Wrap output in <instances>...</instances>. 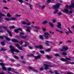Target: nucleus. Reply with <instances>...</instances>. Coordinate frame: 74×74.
Instances as JSON below:
<instances>
[{"instance_id":"1","label":"nucleus","mask_w":74,"mask_h":74,"mask_svg":"<svg viewBox=\"0 0 74 74\" xmlns=\"http://www.w3.org/2000/svg\"><path fill=\"white\" fill-rule=\"evenodd\" d=\"M60 5V3H57V4L54 5L53 6V8H54V9H56L55 11L53 12L54 14H56V13L58 12V9Z\"/></svg>"},{"instance_id":"2","label":"nucleus","mask_w":74,"mask_h":74,"mask_svg":"<svg viewBox=\"0 0 74 74\" xmlns=\"http://www.w3.org/2000/svg\"><path fill=\"white\" fill-rule=\"evenodd\" d=\"M10 48H12L11 49V52L12 53V54H14V52H17L18 53H19V51L18 50H15L14 48H13L12 46L10 45L9 46Z\"/></svg>"},{"instance_id":"3","label":"nucleus","mask_w":74,"mask_h":74,"mask_svg":"<svg viewBox=\"0 0 74 74\" xmlns=\"http://www.w3.org/2000/svg\"><path fill=\"white\" fill-rule=\"evenodd\" d=\"M25 34L21 32L20 33V37L21 38H24L25 39H28V37L27 36H23Z\"/></svg>"},{"instance_id":"4","label":"nucleus","mask_w":74,"mask_h":74,"mask_svg":"<svg viewBox=\"0 0 74 74\" xmlns=\"http://www.w3.org/2000/svg\"><path fill=\"white\" fill-rule=\"evenodd\" d=\"M28 56H33V57H35V59H40V57L41 56V55H40L39 56H34L33 54H31L30 55H28Z\"/></svg>"},{"instance_id":"5","label":"nucleus","mask_w":74,"mask_h":74,"mask_svg":"<svg viewBox=\"0 0 74 74\" xmlns=\"http://www.w3.org/2000/svg\"><path fill=\"white\" fill-rule=\"evenodd\" d=\"M66 7L68 8H70L71 10L72 9V8H73L74 9V3H72L71 5H70L69 6H68V5H66Z\"/></svg>"},{"instance_id":"6","label":"nucleus","mask_w":74,"mask_h":74,"mask_svg":"<svg viewBox=\"0 0 74 74\" xmlns=\"http://www.w3.org/2000/svg\"><path fill=\"white\" fill-rule=\"evenodd\" d=\"M16 18L12 17L10 18V19H9L8 18H6L5 19V21H10L11 20H12V21H15V20H16Z\"/></svg>"},{"instance_id":"7","label":"nucleus","mask_w":74,"mask_h":74,"mask_svg":"<svg viewBox=\"0 0 74 74\" xmlns=\"http://www.w3.org/2000/svg\"><path fill=\"white\" fill-rule=\"evenodd\" d=\"M4 38H5V39H6L8 41H10L11 39L10 38H8V37L6 36H0V38H1V39H3Z\"/></svg>"},{"instance_id":"8","label":"nucleus","mask_w":74,"mask_h":74,"mask_svg":"<svg viewBox=\"0 0 74 74\" xmlns=\"http://www.w3.org/2000/svg\"><path fill=\"white\" fill-rule=\"evenodd\" d=\"M43 66L45 67L44 68L45 70L48 69L49 67H52V66L51 65H48L46 64H44Z\"/></svg>"},{"instance_id":"9","label":"nucleus","mask_w":74,"mask_h":74,"mask_svg":"<svg viewBox=\"0 0 74 74\" xmlns=\"http://www.w3.org/2000/svg\"><path fill=\"white\" fill-rule=\"evenodd\" d=\"M65 12L66 14H70L73 13V11H70L69 12V10L67 9H65Z\"/></svg>"},{"instance_id":"10","label":"nucleus","mask_w":74,"mask_h":74,"mask_svg":"<svg viewBox=\"0 0 74 74\" xmlns=\"http://www.w3.org/2000/svg\"><path fill=\"white\" fill-rule=\"evenodd\" d=\"M44 37H46V38H48V36H49V35H50V34H49L47 32L45 33H44Z\"/></svg>"},{"instance_id":"11","label":"nucleus","mask_w":74,"mask_h":74,"mask_svg":"<svg viewBox=\"0 0 74 74\" xmlns=\"http://www.w3.org/2000/svg\"><path fill=\"white\" fill-rule=\"evenodd\" d=\"M0 64L1 66H2V69L4 70H6V68L5 67L4 64L3 63H0Z\"/></svg>"},{"instance_id":"12","label":"nucleus","mask_w":74,"mask_h":74,"mask_svg":"<svg viewBox=\"0 0 74 74\" xmlns=\"http://www.w3.org/2000/svg\"><path fill=\"white\" fill-rule=\"evenodd\" d=\"M57 24H58V25H57V27H58V28H60V30H62V28L61 27V26H62L61 23H58Z\"/></svg>"},{"instance_id":"13","label":"nucleus","mask_w":74,"mask_h":74,"mask_svg":"<svg viewBox=\"0 0 74 74\" xmlns=\"http://www.w3.org/2000/svg\"><path fill=\"white\" fill-rule=\"evenodd\" d=\"M35 48H40V49H42L43 47L42 45H40L39 46H36L35 47Z\"/></svg>"},{"instance_id":"14","label":"nucleus","mask_w":74,"mask_h":74,"mask_svg":"<svg viewBox=\"0 0 74 74\" xmlns=\"http://www.w3.org/2000/svg\"><path fill=\"white\" fill-rule=\"evenodd\" d=\"M16 46L17 47L18 49L20 50H21V51H23L22 49L21 48V47H20V45H19L18 44H16Z\"/></svg>"},{"instance_id":"15","label":"nucleus","mask_w":74,"mask_h":74,"mask_svg":"<svg viewBox=\"0 0 74 74\" xmlns=\"http://www.w3.org/2000/svg\"><path fill=\"white\" fill-rule=\"evenodd\" d=\"M29 69H32V71H34V72H36V73H37V71L35 69H33V68L31 67H29Z\"/></svg>"},{"instance_id":"16","label":"nucleus","mask_w":74,"mask_h":74,"mask_svg":"<svg viewBox=\"0 0 74 74\" xmlns=\"http://www.w3.org/2000/svg\"><path fill=\"white\" fill-rule=\"evenodd\" d=\"M2 28L6 30H7V28L6 27H0V29H2Z\"/></svg>"},{"instance_id":"17","label":"nucleus","mask_w":74,"mask_h":74,"mask_svg":"<svg viewBox=\"0 0 74 74\" xmlns=\"http://www.w3.org/2000/svg\"><path fill=\"white\" fill-rule=\"evenodd\" d=\"M5 15H4L3 14H1V13L0 14V22L1 21V16H4Z\"/></svg>"},{"instance_id":"18","label":"nucleus","mask_w":74,"mask_h":74,"mask_svg":"<svg viewBox=\"0 0 74 74\" xmlns=\"http://www.w3.org/2000/svg\"><path fill=\"white\" fill-rule=\"evenodd\" d=\"M12 41H13V42H19L18 40L14 39H12Z\"/></svg>"},{"instance_id":"19","label":"nucleus","mask_w":74,"mask_h":74,"mask_svg":"<svg viewBox=\"0 0 74 74\" xmlns=\"http://www.w3.org/2000/svg\"><path fill=\"white\" fill-rule=\"evenodd\" d=\"M27 31L29 32H30V29L31 28L30 27H27Z\"/></svg>"},{"instance_id":"20","label":"nucleus","mask_w":74,"mask_h":74,"mask_svg":"<svg viewBox=\"0 0 74 74\" xmlns=\"http://www.w3.org/2000/svg\"><path fill=\"white\" fill-rule=\"evenodd\" d=\"M24 42H25V45L24 46L25 47H26V46H27V45H29V43H28V42H27L25 41H24Z\"/></svg>"},{"instance_id":"21","label":"nucleus","mask_w":74,"mask_h":74,"mask_svg":"<svg viewBox=\"0 0 74 74\" xmlns=\"http://www.w3.org/2000/svg\"><path fill=\"white\" fill-rule=\"evenodd\" d=\"M49 42H50L48 41H46V42L45 44L46 45L48 46V45H49V44L48 43H49Z\"/></svg>"},{"instance_id":"22","label":"nucleus","mask_w":74,"mask_h":74,"mask_svg":"<svg viewBox=\"0 0 74 74\" xmlns=\"http://www.w3.org/2000/svg\"><path fill=\"white\" fill-rule=\"evenodd\" d=\"M7 49H4V48H1V50L0 51H7Z\"/></svg>"},{"instance_id":"23","label":"nucleus","mask_w":74,"mask_h":74,"mask_svg":"<svg viewBox=\"0 0 74 74\" xmlns=\"http://www.w3.org/2000/svg\"><path fill=\"white\" fill-rule=\"evenodd\" d=\"M7 32H8V33L9 34V36L10 37H11V36H12V34H11V32H10V31L7 30Z\"/></svg>"},{"instance_id":"24","label":"nucleus","mask_w":74,"mask_h":74,"mask_svg":"<svg viewBox=\"0 0 74 74\" xmlns=\"http://www.w3.org/2000/svg\"><path fill=\"white\" fill-rule=\"evenodd\" d=\"M39 37L40 39H41L42 40H44V38L42 37V36L41 35H40Z\"/></svg>"},{"instance_id":"25","label":"nucleus","mask_w":74,"mask_h":74,"mask_svg":"<svg viewBox=\"0 0 74 74\" xmlns=\"http://www.w3.org/2000/svg\"><path fill=\"white\" fill-rule=\"evenodd\" d=\"M15 28V26H10L9 27V29H14Z\"/></svg>"},{"instance_id":"26","label":"nucleus","mask_w":74,"mask_h":74,"mask_svg":"<svg viewBox=\"0 0 74 74\" xmlns=\"http://www.w3.org/2000/svg\"><path fill=\"white\" fill-rule=\"evenodd\" d=\"M61 51H65V46H64L63 47L62 49L61 50Z\"/></svg>"},{"instance_id":"27","label":"nucleus","mask_w":74,"mask_h":74,"mask_svg":"<svg viewBox=\"0 0 74 74\" xmlns=\"http://www.w3.org/2000/svg\"><path fill=\"white\" fill-rule=\"evenodd\" d=\"M66 74H73V73L71 72H65Z\"/></svg>"},{"instance_id":"28","label":"nucleus","mask_w":74,"mask_h":74,"mask_svg":"<svg viewBox=\"0 0 74 74\" xmlns=\"http://www.w3.org/2000/svg\"><path fill=\"white\" fill-rule=\"evenodd\" d=\"M48 23L47 21H44L42 23V24L43 25H44L45 24H46V23Z\"/></svg>"},{"instance_id":"29","label":"nucleus","mask_w":74,"mask_h":74,"mask_svg":"<svg viewBox=\"0 0 74 74\" xmlns=\"http://www.w3.org/2000/svg\"><path fill=\"white\" fill-rule=\"evenodd\" d=\"M69 49V47L67 46H65V51H67Z\"/></svg>"},{"instance_id":"30","label":"nucleus","mask_w":74,"mask_h":74,"mask_svg":"<svg viewBox=\"0 0 74 74\" xmlns=\"http://www.w3.org/2000/svg\"><path fill=\"white\" fill-rule=\"evenodd\" d=\"M34 27L35 29H38V30L40 29V28L39 27H38V26H34Z\"/></svg>"},{"instance_id":"31","label":"nucleus","mask_w":74,"mask_h":74,"mask_svg":"<svg viewBox=\"0 0 74 74\" xmlns=\"http://www.w3.org/2000/svg\"><path fill=\"white\" fill-rule=\"evenodd\" d=\"M68 29L69 30V32L70 33H71V34H73V32H72V31H71V30H70V28H68Z\"/></svg>"},{"instance_id":"32","label":"nucleus","mask_w":74,"mask_h":74,"mask_svg":"<svg viewBox=\"0 0 74 74\" xmlns=\"http://www.w3.org/2000/svg\"><path fill=\"white\" fill-rule=\"evenodd\" d=\"M7 16L8 18H10V17L11 16V15H10V14L8 13L7 14Z\"/></svg>"},{"instance_id":"33","label":"nucleus","mask_w":74,"mask_h":74,"mask_svg":"<svg viewBox=\"0 0 74 74\" xmlns=\"http://www.w3.org/2000/svg\"><path fill=\"white\" fill-rule=\"evenodd\" d=\"M60 60H62V61H63V62L65 61V59L63 58H60Z\"/></svg>"},{"instance_id":"34","label":"nucleus","mask_w":74,"mask_h":74,"mask_svg":"<svg viewBox=\"0 0 74 74\" xmlns=\"http://www.w3.org/2000/svg\"><path fill=\"white\" fill-rule=\"evenodd\" d=\"M31 24L30 23L28 22V23H26V25L27 26H29V25H30Z\"/></svg>"},{"instance_id":"35","label":"nucleus","mask_w":74,"mask_h":74,"mask_svg":"<svg viewBox=\"0 0 74 74\" xmlns=\"http://www.w3.org/2000/svg\"><path fill=\"white\" fill-rule=\"evenodd\" d=\"M21 23H22V24H23V25H26V22H25V21H23L21 22Z\"/></svg>"},{"instance_id":"36","label":"nucleus","mask_w":74,"mask_h":74,"mask_svg":"<svg viewBox=\"0 0 74 74\" xmlns=\"http://www.w3.org/2000/svg\"><path fill=\"white\" fill-rule=\"evenodd\" d=\"M49 24L51 26V27H53L54 26L53 25V24H52V23H49Z\"/></svg>"},{"instance_id":"37","label":"nucleus","mask_w":74,"mask_h":74,"mask_svg":"<svg viewBox=\"0 0 74 74\" xmlns=\"http://www.w3.org/2000/svg\"><path fill=\"white\" fill-rule=\"evenodd\" d=\"M14 58H15V59H19V58H18V57L15 56H14Z\"/></svg>"},{"instance_id":"38","label":"nucleus","mask_w":74,"mask_h":74,"mask_svg":"<svg viewBox=\"0 0 74 74\" xmlns=\"http://www.w3.org/2000/svg\"><path fill=\"white\" fill-rule=\"evenodd\" d=\"M46 57L47 59H51V58L50 56H49L48 55L46 56Z\"/></svg>"},{"instance_id":"39","label":"nucleus","mask_w":74,"mask_h":74,"mask_svg":"<svg viewBox=\"0 0 74 74\" xmlns=\"http://www.w3.org/2000/svg\"><path fill=\"white\" fill-rule=\"evenodd\" d=\"M14 31L15 33H18V29H14Z\"/></svg>"},{"instance_id":"40","label":"nucleus","mask_w":74,"mask_h":74,"mask_svg":"<svg viewBox=\"0 0 74 74\" xmlns=\"http://www.w3.org/2000/svg\"><path fill=\"white\" fill-rule=\"evenodd\" d=\"M70 60L71 59L69 58H66V59L65 60Z\"/></svg>"},{"instance_id":"41","label":"nucleus","mask_w":74,"mask_h":74,"mask_svg":"<svg viewBox=\"0 0 74 74\" xmlns=\"http://www.w3.org/2000/svg\"><path fill=\"white\" fill-rule=\"evenodd\" d=\"M25 0V3H26V4H28V5L29 4V3H28L27 2H26V1H27V2H28V0Z\"/></svg>"},{"instance_id":"42","label":"nucleus","mask_w":74,"mask_h":74,"mask_svg":"<svg viewBox=\"0 0 74 74\" xmlns=\"http://www.w3.org/2000/svg\"><path fill=\"white\" fill-rule=\"evenodd\" d=\"M51 2V0H47V3H49Z\"/></svg>"},{"instance_id":"43","label":"nucleus","mask_w":74,"mask_h":74,"mask_svg":"<svg viewBox=\"0 0 74 74\" xmlns=\"http://www.w3.org/2000/svg\"><path fill=\"white\" fill-rule=\"evenodd\" d=\"M51 50V49H47L46 50V52H49V51Z\"/></svg>"},{"instance_id":"44","label":"nucleus","mask_w":74,"mask_h":74,"mask_svg":"<svg viewBox=\"0 0 74 74\" xmlns=\"http://www.w3.org/2000/svg\"><path fill=\"white\" fill-rule=\"evenodd\" d=\"M1 43L2 45L4 46V42H1Z\"/></svg>"},{"instance_id":"45","label":"nucleus","mask_w":74,"mask_h":74,"mask_svg":"<svg viewBox=\"0 0 74 74\" xmlns=\"http://www.w3.org/2000/svg\"><path fill=\"white\" fill-rule=\"evenodd\" d=\"M8 70L9 71H11V68H8Z\"/></svg>"},{"instance_id":"46","label":"nucleus","mask_w":74,"mask_h":74,"mask_svg":"<svg viewBox=\"0 0 74 74\" xmlns=\"http://www.w3.org/2000/svg\"><path fill=\"white\" fill-rule=\"evenodd\" d=\"M19 43L20 44H23V42L22 41H20L19 42Z\"/></svg>"},{"instance_id":"47","label":"nucleus","mask_w":74,"mask_h":74,"mask_svg":"<svg viewBox=\"0 0 74 74\" xmlns=\"http://www.w3.org/2000/svg\"><path fill=\"white\" fill-rule=\"evenodd\" d=\"M40 71H42V70H44V69L42 68H40Z\"/></svg>"},{"instance_id":"48","label":"nucleus","mask_w":74,"mask_h":74,"mask_svg":"<svg viewBox=\"0 0 74 74\" xmlns=\"http://www.w3.org/2000/svg\"><path fill=\"white\" fill-rule=\"evenodd\" d=\"M40 52L41 53H44V51H40Z\"/></svg>"},{"instance_id":"49","label":"nucleus","mask_w":74,"mask_h":74,"mask_svg":"<svg viewBox=\"0 0 74 74\" xmlns=\"http://www.w3.org/2000/svg\"><path fill=\"white\" fill-rule=\"evenodd\" d=\"M17 30H20V31H21V32H22V29L21 28H19L18 29H17Z\"/></svg>"},{"instance_id":"50","label":"nucleus","mask_w":74,"mask_h":74,"mask_svg":"<svg viewBox=\"0 0 74 74\" xmlns=\"http://www.w3.org/2000/svg\"><path fill=\"white\" fill-rule=\"evenodd\" d=\"M58 15H62V13L60 12H58Z\"/></svg>"},{"instance_id":"51","label":"nucleus","mask_w":74,"mask_h":74,"mask_svg":"<svg viewBox=\"0 0 74 74\" xmlns=\"http://www.w3.org/2000/svg\"><path fill=\"white\" fill-rule=\"evenodd\" d=\"M45 5H43L41 7L42 9H44V8H45Z\"/></svg>"},{"instance_id":"52","label":"nucleus","mask_w":74,"mask_h":74,"mask_svg":"<svg viewBox=\"0 0 74 74\" xmlns=\"http://www.w3.org/2000/svg\"><path fill=\"white\" fill-rule=\"evenodd\" d=\"M55 56H59V55L57 53L56 54H55Z\"/></svg>"},{"instance_id":"53","label":"nucleus","mask_w":74,"mask_h":74,"mask_svg":"<svg viewBox=\"0 0 74 74\" xmlns=\"http://www.w3.org/2000/svg\"><path fill=\"white\" fill-rule=\"evenodd\" d=\"M32 5H29V7H30V9H31V10L32 9Z\"/></svg>"},{"instance_id":"54","label":"nucleus","mask_w":74,"mask_h":74,"mask_svg":"<svg viewBox=\"0 0 74 74\" xmlns=\"http://www.w3.org/2000/svg\"><path fill=\"white\" fill-rule=\"evenodd\" d=\"M55 73H56L55 74H59V73H58V71H55Z\"/></svg>"},{"instance_id":"55","label":"nucleus","mask_w":74,"mask_h":74,"mask_svg":"<svg viewBox=\"0 0 74 74\" xmlns=\"http://www.w3.org/2000/svg\"><path fill=\"white\" fill-rule=\"evenodd\" d=\"M16 16H17V17H19V16H21V15H18V14L16 15Z\"/></svg>"},{"instance_id":"56","label":"nucleus","mask_w":74,"mask_h":74,"mask_svg":"<svg viewBox=\"0 0 74 74\" xmlns=\"http://www.w3.org/2000/svg\"><path fill=\"white\" fill-rule=\"evenodd\" d=\"M71 41L70 40H68L67 41V42H68L69 43H71Z\"/></svg>"},{"instance_id":"57","label":"nucleus","mask_w":74,"mask_h":74,"mask_svg":"<svg viewBox=\"0 0 74 74\" xmlns=\"http://www.w3.org/2000/svg\"><path fill=\"white\" fill-rule=\"evenodd\" d=\"M70 64H74V62H71L69 63Z\"/></svg>"},{"instance_id":"58","label":"nucleus","mask_w":74,"mask_h":74,"mask_svg":"<svg viewBox=\"0 0 74 74\" xmlns=\"http://www.w3.org/2000/svg\"><path fill=\"white\" fill-rule=\"evenodd\" d=\"M53 23H55V22H56V20L54 19L53 20Z\"/></svg>"},{"instance_id":"59","label":"nucleus","mask_w":74,"mask_h":74,"mask_svg":"<svg viewBox=\"0 0 74 74\" xmlns=\"http://www.w3.org/2000/svg\"><path fill=\"white\" fill-rule=\"evenodd\" d=\"M21 59H23V56H21Z\"/></svg>"},{"instance_id":"60","label":"nucleus","mask_w":74,"mask_h":74,"mask_svg":"<svg viewBox=\"0 0 74 74\" xmlns=\"http://www.w3.org/2000/svg\"><path fill=\"white\" fill-rule=\"evenodd\" d=\"M42 30H43V32H45L46 30V29H45V28H43L42 29Z\"/></svg>"},{"instance_id":"61","label":"nucleus","mask_w":74,"mask_h":74,"mask_svg":"<svg viewBox=\"0 0 74 74\" xmlns=\"http://www.w3.org/2000/svg\"><path fill=\"white\" fill-rule=\"evenodd\" d=\"M4 9H5L6 10H8V8L7 7H4Z\"/></svg>"},{"instance_id":"62","label":"nucleus","mask_w":74,"mask_h":74,"mask_svg":"<svg viewBox=\"0 0 74 74\" xmlns=\"http://www.w3.org/2000/svg\"><path fill=\"white\" fill-rule=\"evenodd\" d=\"M49 73H54V72H52V71H49Z\"/></svg>"},{"instance_id":"63","label":"nucleus","mask_w":74,"mask_h":74,"mask_svg":"<svg viewBox=\"0 0 74 74\" xmlns=\"http://www.w3.org/2000/svg\"><path fill=\"white\" fill-rule=\"evenodd\" d=\"M62 43H63V42H62L60 41L59 43V44H62Z\"/></svg>"},{"instance_id":"64","label":"nucleus","mask_w":74,"mask_h":74,"mask_svg":"<svg viewBox=\"0 0 74 74\" xmlns=\"http://www.w3.org/2000/svg\"><path fill=\"white\" fill-rule=\"evenodd\" d=\"M28 48L29 49H32V47L30 46H28Z\"/></svg>"}]
</instances>
